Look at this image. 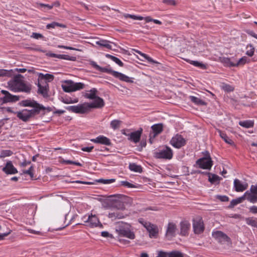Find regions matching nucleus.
Here are the masks:
<instances>
[{"mask_svg": "<svg viewBox=\"0 0 257 257\" xmlns=\"http://www.w3.org/2000/svg\"><path fill=\"white\" fill-rule=\"evenodd\" d=\"M24 76L21 74H17L8 82V87L10 90L13 92H23L30 93L32 90V85L26 83L22 79Z\"/></svg>", "mask_w": 257, "mask_h": 257, "instance_id": "nucleus-1", "label": "nucleus"}, {"mask_svg": "<svg viewBox=\"0 0 257 257\" xmlns=\"http://www.w3.org/2000/svg\"><path fill=\"white\" fill-rule=\"evenodd\" d=\"M115 231L119 237H125L130 239H134L135 238V234L131 230V225L127 223H118L116 227Z\"/></svg>", "mask_w": 257, "mask_h": 257, "instance_id": "nucleus-2", "label": "nucleus"}, {"mask_svg": "<svg viewBox=\"0 0 257 257\" xmlns=\"http://www.w3.org/2000/svg\"><path fill=\"white\" fill-rule=\"evenodd\" d=\"M113 199L112 206L116 209L122 210L125 209V204H131V198L122 194H115L112 196Z\"/></svg>", "mask_w": 257, "mask_h": 257, "instance_id": "nucleus-3", "label": "nucleus"}, {"mask_svg": "<svg viewBox=\"0 0 257 257\" xmlns=\"http://www.w3.org/2000/svg\"><path fill=\"white\" fill-rule=\"evenodd\" d=\"M196 164L200 168L210 170L213 165V161H212L209 152L206 151L204 156L197 160L196 162Z\"/></svg>", "mask_w": 257, "mask_h": 257, "instance_id": "nucleus-4", "label": "nucleus"}, {"mask_svg": "<svg viewBox=\"0 0 257 257\" xmlns=\"http://www.w3.org/2000/svg\"><path fill=\"white\" fill-rule=\"evenodd\" d=\"M19 105L23 107H31L33 109L30 110L35 112V113H39V110L44 108L43 105L38 103L34 99H26L23 100L19 103Z\"/></svg>", "mask_w": 257, "mask_h": 257, "instance_id": "nucleus-5", "label": "nucleus"}, {"mask_svg": "<svg viewBox=\"0 0 257 257\" xmlns=\"http://www.w3.org/2000/svg\"><path fill=\"white\" fill-rule=\"evenodd\" d=\"M65 108L69 111L78 114H84L90 111L88 103L87 102L77 105L69 106Z\"/></svg>", "mask_w": 257, "mask_h": 257, "instance_id": "nucleus-6", "label": "nucleus"}, {"mask_svg": "<svg viewBox=\"0 0 257 257\" xmlns=\"http://www.w3.org/2000/svg\"><path fill=\"white\" fill-rule=\"evenodd\" d=\"M66 83L67 85H63L62 87L63 90L66 92L82 89L85 87V84L81 82H74L72 80H67Z\"/></svg>", "mask_w": 257, "mask_h": 257, "instance_id": "nucleus-7", "label": "nucleus"}, {"mask_svg": "<svg viewBox=\"0 0 257 257\" xmlns=\"http://www.w3.org/2000/svg\"><path fill=\"white\" fill-rule=\"evenodd\" d=\"M212 236L220 243L227 245L231 244V239L225 233L221 231H216L212 233Z\"/></svg>", "mask_w": 257, "mask_h": 257, "instance_id": "nucleus-8", "label": "nucleus"}, {"mask_svg": "<svg viewBox=\"0 0 257 257\" xmlns=\"http://www.w3.org/2000/svg\"><path fill=\"white\" fill-rule=\"evenodd\" d=\"M39 113H35V112L29 110L28 109H24L21 111L16 112L17 116L21 120L24 122L28 121L30 119L35 116L36 115L39 114Z\"/></svg>", "mask_w": 257, "mask_h": 257, "instance_id": "nucleus-9", "label": "nucleus"}, {"mask_svg": "<svg viewBox=\"0 0 257 257\" xmlns=\"http://www.w3.org/2000/svg\"><path fill=\"white\" fill-rule=\"evenodd\" d=\"M170 144L174 148L180 149L186 144L185 139L180 134H176L170 140Z\"/></svg>", "mask_w": 257, "mask_h": 257, "instance_id": "nucleus-10", "label": "nucleus"}, {"mask_svg": "<svg viewBox=\"0 0 257 257\" xmlns=\"http://www.w3.org/2000/svg\"><path fill=\"white\" fill-rule=\"evenodd\" d=\"M246 200L252 203L257 202V185H251L249 190L245 192Z\"/></svg>", "mask_w": 257, "mask_h": 257, "instance_id": "nucleus-11", "label": "nucleus"}, {"mask_svg": "<svg viewBox=\"0 0 257 257\" xmlns=\"http://www.w3.org/2000/svg\"><path fill=\"white\" fill-rule=\"evenodd\" d=\"M173 156V152L171 149L167 146L165 149L157 152L155 154V157L158 159H171Z\"/></svg>", "mask_w": 257, "mask_h": 257, "instance_id": "nucleus-12", "label": "nucleus"}, {"mask_svg": "<svg viewBox=\"0 0 257 257\" xmlns=\"http://www.w3.org/2000/svg\"><path fill=\"white\" fill-rule=\"evenodd\" d=\"M85 222L87 223L86 225L90 227H99V228H103V225L95 215L91 214L89 215Z\"/></svg>", "mask_w": 257, "mask_h": 257, "instance_id": "nucleus-13", "label": "nucleus"}, {"mask_svg": "<svg viewBox=\"0 0 257 257\" xmlns=\"http://www.w3.org/2000/svg\"><path fill=\"white\" fill-rule=\"evenodd\" d=\"M193 227L195 233L200 234L204 229L203 222L201 218L198 217L193 220Z\"/></svg>", "mask_w": 257, "mask_h": 257, "instance_id": "nucleus-14", "label": "nucleus"}, {"mask_svg": "<svg viewBox=\"0 0 257 257\" xmlns=\"http://www.w3.org/2000/svg\"><path fill=\"white\" fill-rule=\"evenodd\" d=\"M177 229V226L175 223L173 222H169L166 233V237L169 239H170L175 236Z\"/></svg>", "mask_w": 257, "mask_h": 257, "instance_id": "nucleus-15", "label": "nucleus"}, {"mask_svg": "<svg viewBox=\"0 0 257 257\" xmlns=\"http://www.w3.org/2000/svg\"><path fill=\"white\" fill-rule=\"evenodd\" d=\"M126 215L124 214L120 210L117 209H112L108 214V217L112 220H115L117 219L123 218Z\"/></svg>", "mask_w": 257, "mask_h": 257, "instance_id": "nucleus-16", "label": "nucleus"}, {"mask_svg": "<svg viewBox=\"0 0 257 257\" xmlns=\"http://www.w3.org/2000/svg\"><path fill=\"white\" fill-rule=\"evenodd\" d=\"M90 64L96 70H98L102 72H105L107 73H109L112 74L115 77V72H117V71H115L113 70L111 68L101 67L98 65L96 63L93 61H90Z\"/></svg>", "mask_w": 257, "mask_h": 257, "instance_id": "nucleus-17", "label": "nucleus"}, {"mask_svg": "<svg viewBox=\"0 0 257 257\" xmlns=\"http://www.w3.org/2000/svg\"><path fill=\"white\" fill-rule=\"evenodd\" d=\"M2 171L6 174H15L18 173L17 169L14 166L11 161L7 162L6 166L3 168Z\"/></svg>", "mask_w": 257, "mask_h": 257, "instance_id": "nucleus-18", "label": "nucleus"}, {"mask_svg": "<svg viewBox=\"0 0 257 257\" xmlns=\"http://www.w3.org/2000/svg\"><path fill=\"white\" fill-rule=\"evenodd\" d=\"M142 133V128H140L138 131L131 133L130 134V137L128 138V140L133 142L135 143L139 142Z\"/></svg>", "mask_w": 257, "mask_h": 257, "instance_id": "nucleus-19", "label": "nucleus"}, {"mask_svg": "<svg viewBox=\"0 0 257 257\" xmlns=\"http://www.w3.org/2000/svg\"><path fill=\"white\" fill-rule=\"evenodd\" d=\"M90 141L94 143L100 144L106 146L111 145L110 140L107 137L103 136H99L95 139H91Z\"/></svg>", "mask_w": 257, "mask_h": 257, "instance_id": "nucleus-20", "label": "nucleus"}, {"mask_svg": "<svg viewBox=\"0 0 257 257\" xmlns=\"http://www.w3.org/2000/svg\"><path fill=\"white\" fill-rule=\"evenodd\" d=\"M41 83V82L38 81L37 84L38 87V93L39 94H42L44 97H48V84L47 82H46V84L44 85H42Z\"/></svg>", "mask_w": 257, "mask_h": 257, "instance_id": "nucleus-21", "label": "nucleus"}, {"mask_svg": "<svg viewBox=\"0 0 257 257\" xmlns=\"http://www.w3.org/2000/svg\"><path fill=\"white\" fill-rule=\"evenodd\" d=\"M233 184L235 191L236 192H242L246 190L248 187L247 183L242 184L241 181L237 179H234Z\"/></svg>", "mask_w": 257, "mask_h": 257, "instance_id": "nucleus-22", "label": "nucleus"}, {"mask_svg": "<svg viewBox=\"0 0 257 257\" xmlns=\"http://www.w3.org/2000/svg\"><path fill=\"white\" fill-rule=\"evenodd\" d=\"M94 102L88 103L90 109L93 108H102L104 106V102L102 98L99 96L94 99Z\"/></svg>", "mask_w": 257, "mask_h": 257, "instance_id": "nucleus-23", "label": "nucleus"}, {"mask_svg": "<svg viewBox=\"0 0 257 257\" xmlns=\"http://www.w3.org/2000/svg\"><path fill=\"white\" fill-rule=\"evenodd\" d=\"M0 100H2L3 104L8 102H15L20 100V96L12 95L10 93L8 95L4 96L3 97L1 98Z\"/></svg>", "mask_w": 257, "mask_h": 257, "instance_id": "nucleus-24", "label": "nucleus"}, {"mask_svg": "<svg viewBox=\"0 0 257 257\" xmlns=\"http://www.w3.org/2000/svg\"><path fill=\"white\" fill-rule=\"evenodd\" d=\"M38 81L41 82V83H43V80H45V83L50 82L52 81L54 79V76L49 73L44 74L42 73H38Z\"/></svg>", "mask_w": 257, "mask_h": 257, "instance_id": "nucleus-25", "label": "nucleus"}, {"mask_svg": "<svg viewBox=\"0 0 257 257\" xmlns=\"http://www.w3.org/2000/svg\"><path fill=\"white\" fill-rule=\"evenodd\" d=\"M190 227V224L187 221H182L180 223V234L183 236H186L188 233V230Z\"/></svg>", "mask_w": 257, "mask_h": 257, "instance_id": "nucleus-26", "label": "nucleus"}, {"mask_svg": "<svg viewBox=\"0 0 257 257\" xmlns=\"http://www.w3.org/2000/svg\"><path fill=\"white\" fill-rule=\"evenodd\" d=\"M123 16L125 18H131L134 20H143L145 19L146 22H153V19H152L150 17H147L146 18H144L142 16H137L136 15L128 14H124Z\"/></svg>", "mask_w": 257, "mask_h": 257, "instance_id": "nucleus-27", "label": "nucleus"}, {"mask_svg": "<svg viewBox=\"0 0 257 257\" xmlns=\"http://www.w3.org/2000/svg\"><path fill=\"white\" fill-rule=\"evenodd\" d=\"M206 174L208 175V181L211 184L216 183L217 184H219L220 181L222 179L221 177L216 174H212L208 172H206Z\"/></svg>", "mask_w": 257, "mask_h": 257, "instance_id": "nucleus-28", "label": "nucleus"}, {"mask_svg": "<svg viewBox=\"0 0 257 257\" xmlns=\"http://www.w3.org/2000/svg\"><path fill=\"white\" fill-rule=\"evenodd\" d=\"M115 77L118 78L120 80L124 81L128 83H133V80L131 78H130L128 76L120 73V72H115Z\"/></svg>", "mask_w": 257, "mask_h": 257, "instance_id": "nucleus-29", "label": "nucleus"}, {"mask_svg": "<svg viewBox=\"0 0 257 257\" xmlns=\"http://www.w3.org/2000/svg\"><path fill=\"white\" fill-rule=\"evenodd\" d=\"M151 128L154 134L153 136V138H154L156 136L160 134L163 131V124L162 123L155 124L151 126Z\"/></svg>", "mask_w": 257, "mask_h": 257, "instance_id": "nucleus-30", "label": "nucleus"}, {"mask_svg": "<svg viewBox=\"0 0 257 257\" xmlns=\"http://www.w3.org/2000/svg\"><path fill=\"white\" fill-rule=\"evenodd\" d=\"M245 199H246V196H245L244 193V195L241 197L232 200L230 203L228 207L230 208H233L235 205L241 203Z\"/></svg>", "mask_w": 257, "mask_h": 257, "instance_id": "nucleus-31", "label": "nucleus"}, {"mask_svg": "<svg viewBox=\"0 0 257 257\" xmlns=\"http://www.w3.org/2000/svg\"><path fill=\"white\" fill-rule=\"evenodd\" d=\"M220 62L223 63L224 66L226 67H234L235 66V63L232 62L231 59L227 57H220Z\"/></svg>", "mask_w": 257, "mask_h": 257, "instance_id": "nucleus-32", "label": "nucleus"}, {"mask_svg": "<svg viewBox=\"0 0 257 257\" xmlns=\"http://www.w3.org/2000/svg\"><path fill=\"white\" fill-rule=\"evenodd\" d=\"M89 92H90V93H86L83 96L85 98L90 99H94L97 97L96 93L98 92V91L96 88H92Z\"/></svg>", "mask_w": 257, "mask_h": 257, "instance_id": "nucleus-33", "label": "nucleus"}, {"mask_svg": "<svg viewBox=\"0 0 257 257\" xmlns=\"http://www.w3.org/2000/svg\"><path fill=\"white\" fill-rule=\"evenodd\" d=\"M189 98L192 102L197 105H206L207 104L206 102L197 97L190 96Z\"/></svg>", "mask_w": 257, "mask_h": 257, "instance_id": "nucleus-34", "label": "nucleus"}, {"mask_svg": "<svg viewBox=\"0 0 257 257\" xmlns=\"http://www.w3.org/2000/svg\"><path fill=\"white\" fill-rule=\"evenodd\" d=\"M218 132L219 133V135H220V137L224 141V142L225 143H226L227 144H229L230 145H234L233 141L231 139H230L226 135V134L225 133H224V132H223L220 130L218 131Z\"/></svg>", "mask_w": 257, "mask_h": 257, "instance_id": "nucleus-35", "label": "nucleus"}, {"mask_svg": "<svg viewBox=\"0 0 257 257\" xmlns=\"http://www.w3.org/2000/svg\"><path fill=\"white\" fill-rule=\"evenodd\" d=\"M109 41L106 40H100L96 42V44L100 46L104 47L108 49L111 50L112 47L109 44Z\"/></svg>", "mask_w": 257, "mask_h": 257, "instance_id": "nucleus-36", "label": "nucleus"}, {"mask_svg": "<svg viewBox=\"0 0 257 257\" xmlns=\"http://www.w3.org/2000/svg\"><path fill=\"white\" fill-rule=\"evenodd\" d=\"M150 233V236H155L158 233V229L156 226L151 224L147 229Z\"/></svg>", "mask_w": 257, "mask_h": 257, "instance_id": "nucleus-37", "label": "nucleus"}, {"mask_svg": "<svg viewBox=\"0 0 257 257\" xmlns=\"http://www.w3.org/2000/svg\"><path fill=\"white\" fill-rule=\"evenodd\" d=\"M239 124L244 127L245 128H250L253 126V121L247 120H244V121H240L239 122Z\"/></svg>", "mask_w": 257, "mask_h": 257, "instance_id": "nucleus-38", "label": "nucleus"}, {"mask_svg": "<svg viewBox=\"0 0 257 257\" xmlns=\"http://www.w3.org/2000/svg\"><path fill=\"white\" fill-rule=\"evenodd\" d=\"M245 222L247 224L252 227L257 228V218L253 217H247L245 218Z\"/></svg>", "mask_w": 257, "mask_h": 257, "instance_id": "nucleus-39", "label": "nucleus"}, {"mask_svg": "<svg viewBox=\"0 0 257 257\" xmlns=\"http://www.w3.org/2000/svg\"><path fill=\"white\" fill-rule=\"evenodd\" d=\"M129 169L135 172L141 173L142 170V168L141 166L138 165L135 163H131L129 165Z\"/></svg>", "mask_w": 257, "mask_h": 257, "instance_id": "nucleus-40", "label": "nucleus"}, {"mask_svg": "<svg viewBox=\"0 0 257 257\" xmlns=\"http://www.w3.org/2000/svg\"><path fill=\"white\" fill-rule=\"evenodd\" d=\"M56 27H60L63 28H66V26L63 24H60L57 22H54L52 23L48 24L46 25V28L50 29L51 28H55Z\"/></svg>", "mask_w": 257, "mask_h": 257, "instance_id": "nucleus-41", "label": "nucleus"}, {"mask_svg": "<svg viewBox=\"0 0 257 257\" xmlns=\"http://www.w3.org/2000/svg\"><path fill=\"white\" fill-rule=\"evenodd\" d=\"M246 54L249 57H252L254 53V47L252 44H248L246 47Z\"/></svg>", "mask_w": 257, "mask_h": 257, "instance_id": "nucleus-42", "label": "nucleus"}, {"mask_svg": "<svg viewBox=\"0 0 257 257\" xmlns=\"http://www.w3.org/2000/svg\"><path fill=\"white\" fill-rule=\"evenodd\" d=\"M106 57L107 58L110 59L111 60L115 62L117 64H118L120 67L123 66V63L117 57L111 55L110 54H107L105 55Z\"/></svg>", "mask_w": 257, "mask_h": 257, "instance_id": "nucleus-43", "label": "nucleus"}, {"mask_svg": "<svg viewBox=\"0 0 257 257\" xmlns=\"http://www.w3.org/2000/svg\"><path fill=\"white\" fill-rule=\"evenodd\" d=\"M121 122V121L119 120L114 119L111 121L110 125L111 127L114 130L119 128Z\"/></svg>", "mask_w": 257, "mask_h": 257, "instance_id": "nucleus-44", "label": "nucleus"}, {"mask_svg": "<svg viewBox=\"0 0 257 257\" xmlns=\"http://www.w3.org/2000/svg\"><path fill=\"white\" fill-rule=\"evenodd\" d=\"M169 257H184L183 254L178 250H173L169 252Z\"/></svg>", "mask_w": 257, "mask_h": 257, "instance_id": "nucleus-45", "label": "nucleus"}, {"mask_svg": "<svg viewBox=\"0 0 257 257\" xmlns=\"http://www.w3.org/2000/svg\"><path fill=\"white\" fill-rule=\"evenodd\" d=\"M13 154V152L11 150H2L1 152L0 158H3L6 157L11 156Z\"/></svg>", "mask_w": 257, "mask_h": 257, "instance_id": "nucleus-46", "label": "nucleus"}, {"mask_svg": "<svg viewBox=\"0 0 257 257\" xmlns=\"http://www.w3.org/2000/svg\"><path fill=\"white\" fill-rule=\"evenodd\" d=\"M190 63L195 66L199 67L202 69H205L206 68V65L205 64L197 61H191Z\"/></svg>", "mask_w": 257, "mask_h": 257, "instance_id": "nucleus-47", "label": "nucleus"}, {"mask_svg": "<svg viewBox=\"0 0 257 257\" xmlns=\"http://www.w3.org/2000/svg\"><path fill=\"white\" fill-rule=\"evenodd\" d=\"M115 180L114 179H100L96 180V181L98 183L106 184H110L112 182H114L115 181Z\"/></svg>", "mask_w": 257, "mask_h": 257, "instance_id": "nucleus-48", "label": "nucleus"}, {"mask_svg": "<svg viewBox=\"0 0 257 257\" xmlns=\"http://www.w3.org/2000/svg\"><path fill=\"white\" fill-rule=\"evenodd\" d=\"M247 58L246 57H245V56L242 57V58L239 59V60L238 61H237V62L236 63H235V66H238L240 65H243V64H245L247 62Z\"/></svg>", "mask_w": 257, "mask_h": 257, "instance_id": "nucleus-49", "label": "nucleus"}, {"mask_svg": "<svg viewBox=\"0 0 257 257\" xmlns=\"http://www.w3.org/2000/svg\"><path fill=\"white\" fill-rule=\"evenodd\" d=\"M138 221L139 223L142 224L147 229L149 227V226L151 224L150 222H147L142 218H139L138 219Z\"/></svg>", "mask_w": 257, "mask_h": 257, "instance_id": "nucleus-50", "label": "nucleus"}, {"mask_svg": "<svg viewBox=\"0 0 257 257\" xmlns=\"http://www.w3.org/2000/svg\"><path fill=\"white\" fill-rule=\"evenodd\" d=\"M33 170L34 168L32 166H31L28 170L24 171L23 173L29 175L30 176L31 178L33 179L34 178V174L33 173Z\"/></svg>", "mask_w": 257, "mask_h": 257, "instance_id": "nucleus-51", "label": "nucleus"}, {"mask_svg": "<svg viewBox=\"0 0 257 257\" xmlns=\"http://www.w3.org/2000/svg\"><path fill=\"white\" fill-rule=\"evenodd\" d=\"M162 2L168 6H175L177 5V3L175 0H163Z\"/></svg>", "mask_w": 257, "mask_h": 257, "instance_id": "nucleus-52", "label": "nucleus"}, {"mask_svg": "<svg viewBox=\"0 0 257 257\" xmlns=\"http://www.w3.org/2000/svg\"><path fill=\"white\" fill-rule=\"evenodd\" d=\"M169 252H166L163 250L158 251V256L157 257H169Z\"/></svg>", "mask_w": 257, "mask_h": 257, "instance_id": "nucleus-53", "label": "nucleus"}, {"mask_svg": "<svg viewBox=\"0 0 257 257\" xmlns=\"http://www.w3.org/2000/svg\"><path fill=\"white\" fill-rule=\"evenodd\" d=\"M121 185L127 188H136V186L130 182L124 181L121 182Z\"/></svg>", "mask_w": 257, "mask_h": 257, "instance_id": "nucleus-54", "label": "nucleus"}, {"mask_svg": "<svg viewBox=\"0 0 257 257\" xmlns=\"http://www.w3.org/2000/svg\"><path fill=\"white\" fill-rule=\"evenodd\" d=\"M216 198L219 199L222 202H227L229 200V198L225 195H217Z\"/></svg>", "mask_w": 257, "mask_h": 257, "instance_id": "nucleus-55", "label": "nucleus"}, {"mask_svg": "<svg viewBox=\"0 0 257 257\" xmlns=\"http://www.w3.org/2000/svg\"><path fill=\"white\" fill-rule=\"evenodd\" d=\"M147 143H146V138L145 139H144V138L142 139V140L141 141L140 146L139 147L138 150L139 151H141L142 149L144 147H145L146 146Z\"/></svg>", "mask_w": 257, "mask_h": 257, "instance_id": "nucleus-56", "label": "nucleus"}, {"mask_svg": "<svg viewBox=\"0 0 257 257\" xmlns=\"http://www.w3.org/2000/svg\"><path fill=\"white\" fill-rule=\"evenodd\" d=\"M63 59L70 60V61H75L76 60V57L75 56H70L68 55L63 54Z\"/></svg>", "mask_w": 257, "mask_h": 257, "instance_id": "nucleus-57", "label": "nucleus"}, {"mask_svg": "<svg viewBox=\"0 0 257 257\" xmlns=\"http://www.w3.org/2000/svg\"><path fill=\"white\" fill-rule=\"evenodd\" d=\"M36 4L42 8H46L47 10H51L53 8V6L48 4H44L43 3H37Z\"/></svg>", "mask_w": 257, "mask_h": 257, "instance_id": "nucleus-58", "label": "nucleus"}, {"mask_svg": "<svg viewBox=\"0 0 257 257\" xmlns=\"http://www.w3.org/2000/svg\"><path fill=\"white\" fill-rule=\"evenodd\" d=\"M223 89L226 92H231L234 90V88L228 84H226L223 86Z\"/></svg>", "mask_w": 257, "mask_h": 257, "instance_id": "nucleus-59", "label": "nucleus"}, {"mask_svg": "<svg viewBox=\"0 0 257 257\" xmlns=\"http://www.w3.org/2000/svg\"><path fill=\"white\" fill-rule=\"evenodd\" d=\"M43 107H44V108H42L40 110H39V113H40V112L41 111H43V114H45V112H46V110L47 111V112H50L51 111L53 110V108L51 107H45L43 105Z\"/></svg>", "mask_w": 257, "mask_h": 257, "instance_id": "nucleus-60", "label": "nucleus"}, {"mask_svg": "<svg viewBox=\"0 0 257 257\" xmlns=\"http://www.w3.org/2000/svg\"><path fill=\"white\" fill-rule=\"evenodd\" d=\"M12 230H9L8 232L1 233L0 234V241L4 240L5 237L7 236H8L11 232Z\"/></svg>", "mask_w": 257, "mask_h": 257, "instance_id": "nucleus-61", "label": "nucleus"}, {"mask_svg": "<svg viewBox=\"0 0 257 257\" xmlns=\"http://www.w3.org/2000/svg\"><path fill=\"white\" fill-rule=\"evenodd\" d=\"M31 37H33L36 39H38L39 38H44V36L42 34L37 33H33Z\"/></svg>", "mask_w": 257, "mask_h": 257, "instance_id": "nucleus-62", "label": "nucleus"}, {"mask_svg": "<svg viewBox=\"0 0 257 257\" xmlns=\"http://www.w3.org/2000/svg\"><path fill=\"white\" fill-rule=\"evenodd\" d=\"M101 236L104 237H110V238H113V235L111 234H110L107 231H102L101 233Z\"/></svg>", "mask_w": 257, "mask_h": 257, "instance_id": "nucleus-63", "label": "nucleus"}, {"mask_svg": "<svg viewBox=\"0 0 257 257\" xmlns=\"http://www.w3.org/2000/svg\"><path fill=\"white\" fill-rule=\"evenodd\" d=\"M249 212L253 213L256 214L257 213V206H252L249 208Z\"/></svg>", "mask_w": 257, "mask_h": 257, "instance_id": "nucleus-64", "label": "nucleus"}]
</instances>
